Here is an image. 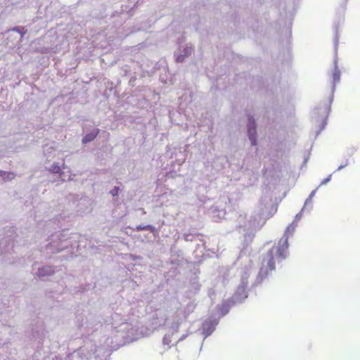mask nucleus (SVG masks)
Returning a JSON list of instances; mask_svg holds the SVG:
<instances>
[{"instance_id":"f257e3e1","label":"nucleus","mask_w":360,"mask_h":360,"mask_svg":"<svg viewBox=\"0 0 360 360\" xmlns=\"http://www.w3.org/2000/svg\"><path fill=\"white\" fill-rule=\"evenodd\" d=\"M288 249V236H285L263 257L262 269H264L266 273L274 270L276 262H280L285 258Z\"/></svg>"},{"instance_id":"f03ea898","label":"nucleus","mask_w":360,"mask_h":360,"mask_svg":"<svg viewBox=\"0 0 360 360\" xmlns=\"http://www.w3.org/2000/svg\"><path fill=\"white\" fill-rule=\"evenodd\" d=\"M248 133L249 139L251 141L252 145H257L256 124L255 120H251L250 118L249 119Z\"/></svg>"},{"instance_id":"7ed1b4c3","label":"nucleus","mask_w":360,"mask_h":360,"mask_svg":"<svg viewBox=\"0 0 360 360\" xmlns=\"http://www.w3.org/2000/svg\"><path fill=\"white\" fill-rule=\"evenodd\" d=\"M99 129H96L94 131L86 134L82 139L83 143H87L93 141L98 134Z\"/></svg>"},{"instance_id":"20e7f679","label":"nucleus","mask_w":360,"mask_h":360,"mask_svg":"<svg viewBox=\"0 0 360 360\" xmlns=\"http://www.w3.org/2000/svg\"><path fill=\"white\" fill-rule=\"evenodd\" d=\"M333 80L334 82H338L340 80V72L337 70L333 73Z\"/></svg>"},{"instance_id":"39448f33","label":"nucleus","mask_w":360,"mask_h":360,"mask_svg":"<svg viewBox=\"0 0 360 360\" xmlns=\"http://www.w3.org/2000/svg\"><path fill=\"white\" fill-rule=\"evenodd\" d=\"M52 172H54V173H58L60 171V168L59 166L58 165H53L52 166V169H51Z\"/></svg>"},{"instance_id":"423d86ee","label":"nucleus","mask_w":360,"mask_h":360,"mask_svg":"<svg viewBox=\"0 0 360 360\" xmlns=\"http://www.w3.org/2000/svg\"><path fill=\"white\" fill-rule=\"evenodd\" d=\"M117 191H118V188L115 187V191H112V194L113 195H117Z\"/></svg>"},{"instance_id":"0eeeda50","label":"nucleus","mask_w":360,"mask_h":360,"mask_svg":"<svg viewBox=\"0 0 360 360\" xmlns=\"http://www.w3.org/2000/svg\"><path fill=\"white\" fill-rule=\"evenodd\" d=\"M136 229H137L138 231H142V230H145V229H146V227H145V226L142 227V226H138V227L136 228Z\"/></svg>"},{"instance_id":"6e6552de","label":"nucleus","mask_w":360,"mask_h":360,"mask_svg":"<svg viewBox=\"0 0 360 360\" xmlns=\"http://www.w3.org/2000/svg\"><path fill=\"white\" fill-rule=\"evenodd\" d=\"M330 176L328 177L327 179H324L322 182V184H326L327 183L328 181H330Z\"/></svg>"},{"instance_id":"1a4fd4ad","label":"nucleus","mask_w":360,"mask_h":360,"mask_svg":"<svg viewBox=\"0 0 360 360\" xmlns=\"http://www.w3.org/2000/svg\"><path fill=\"white\" fill-rule=\"evenodd\" d=\"M44 269L39 270V274L40 276H44L45 274L43 273Z\"/></svg>"},{"instance_id":"9d476101","label":"nucleus","mask_w":360,"mask_h":360,"mask_svg":"<svg viewBox=\"0 0 360 360\" xmlns=\"http://www.w3.org/2000/svg\"><path fill=\"white\" fill-rule=\"evenodd\" d=\"M176 60H177L178 62H181V61H182V60H181V59H180V57H178V58H176Z\"/></svg>"},{"instance_id":"9b49d317","label":"nucleus","mask_w":360,"mask_h":360,"mask_svg":"<svg viewBox=\"0 0 360 360\" xmlns=\"http://www.w3.org/2000/svg\"><path fill=\"white\" fill-rule=\"evenodd\" d=\"M326 120L323 121V125H326Z\"/></svg>"}]
</instances>
